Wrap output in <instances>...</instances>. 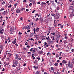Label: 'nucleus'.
<instances>
[{"label":"nucleus","mask_w":74,"mask_h":74,"mask_svg":"<svg viewBox=\"0 0 74 74\" xmlns=\"http://www.w3.org/2000/svg\"><path fill=\"white\" fill-rule=\"evenodd\" d=\"M5 14H8V12L7 11H4L3 13V15H5Z\"/></svg>","instance_id":"8"},{"label":"nucleus","mask_w":74,"mask_h":74,"mask_svg":"<svg viewBox=\"0 0 74 74\" xmlns=\"http://www.w3.org/2000/svg\"><path fill=\"white\" fill-rule=\"evenodd\" d=\"M26 63H25L23 65V66H26Z\"/></svg>","instance_id":"51"},{"label":"nucleus","mask_w":74,"mask_h":74,"mask_svg":"<svg viewBox=\"0 0 74 74\" xmlns=\"http://www.w3.org/2000/svg\"><path fill=\"white\" fill-rule=\"evenodd\" d=\"M4 23H5L4 22H3V24L1 25L2 26H3V25H4Z\"/></svg>","instance_id":"48"},{"label":"nucleus","mask_w":74,"mask_h":74,"mask_svg":"<svg viewBox=\"0 0 74 74\" xmlns=\"http://www.w3.org/2000/svg\"><path fill=\"white\" fill-rule=\"evenodd\" d=\"M14 8H12V9H11V11H14Z\"/></svg>","instance_id":"61"},{"label":"nucleus","mask_w":74,"mask_h":74,"mask_svg":"<svg viewBox=\"0 0 74 74\" xmlns=\"http://www.w3.org/2000/svg\"><path fill=\"white\" fill-rule=\"evenodd\" d=\"M19 19L21 20V21H23V19L22 18V17L20 18Z\"/></svg>","instance_id":"52"},{"label":"nucleus","mask_w":74,"mask_h":74,"mask_svg":"<svg viewBox=\"0 0 74 74\" xmlns=\"http://www.w3.org/2000/svg\"><path fill=\"white\" fill-rule=\"evenodd\" d=\"M63 25H61L60 27L61 29H62V28H63Z\"/></svg>","instance_id":"35"},{"label":"nucleus","mask_w":74,"mask_h":74,"mask_svg":"<svg viewBox=\"0 0 74 74\" xmlns=\"http://www.w3.org/2000/svg\"><path fill=\"white\" fill-rule=\"evenodd\" d=\"M38 53L39 55H42V51H40L38 52Z\"/></svg>","instance_id":"4"},{"label":"nucleus","mask_w":74,"mask_h":74,"mask_svg":"<svg viewBox=\"0 0 74 74\" xmlns=\"http://www.w3.org/2000/svg\"><path fill=\"white\" fill-rule=\"evenodd\" d=\"M19 64L18 61L15 60L13 62V64L12 65V67H16L17 66V64Z\"/></svg>","instance_id":"1"},{"label":"nucleus","mask_w":74,"mask_h":74,"mask_svg":"<svg viewBox=\"0 0 74 74\" xmlns=\"http://www.w3.org/2000/svg\"><path fill=\"white\" fill-rule=\"evenodd\" d=\"M16 69H17V70L19 71V70H21V68L18 67V68H16Z\"/></svg>","instance_id":"22"},{"label":"nucleus","mask_w":74,"mask_h":74,"mask_svg":"<svg viewBox=\"0 0 74 74\" xmlns=\"http://www.w3.org/2000/svg\"><path fill=\"white\" fill-rule=\"evenodd\" d=\"M51 3H52V4H53L54 3V1H51Z\"/></svg>","instance_id":"50"},{"label":"nucleus","mask_w":74,"mask_h":74,"mask_svg":"<svg viewBox=\"0 0 74 74\" xmlns=\"http://www.w3.org/2000/svg\"><path fill=\"white\" fill-rule=\"evenodd\" d=\"M8 51H6V53L7 54H10V53H8Z\"/></svg>","instance_id":"39"},{"label":"nucleus","mask_w":74,"mask_h":74,"mask_svg":"<svg viewBox=\"0 0 74 74\" xmlns=\"http://www.w3.org/2000/svg\"><path fill=\"white\" fill-rule=\"evenodd\" d=\"M34 68L35 69H37V68H38V66H33Z\"/></svg>","instance_id":"9"},{"label":"nucleus","mask_w":74,"mask_h":74,"mask_svg":"<svg viewBox=\"0 0 74 74\" xmlns=\"http://www.w3.org/2000/svg\"><path fill=\"white\" fill-rule=\"evenodd\" d=\"M36 74H40V73L38 71H37L36 73Z\"/></svg>","instance_id":"18"},{"label":"nucleus","mask_w":74,"mask_h":74,"mask_svg":"<svg viewBox=\"0 0 74 74\" xmlns=\"http://www.w3.org/2000/svg\"><path fill=\"white\" fill-rule=\"evenodd\" d=\"M56 58H58L59 57V55L58 54H57L56 56Z\"/></svg>","instance_id":"36"},{"label":"nucleus","mask_w":74,"mask_h":74,"mask_svg":"<svg viewBox=\"0 0 74 74\" xmlns=\"http://www.w3.org/2000/svg\"><path fill=\"white\" fill-rule=\"evenodd\" d=\"M26 29H27V30H29L30 29V27H29V26L28 25V26H26Z\"/></svg>","instance_id":"6"},{"label":"nucleus","mask_w":74,"mask_h":74,"mask_svg":"<svg viewBox=\"0 0 74 74\" xmlns=\"http://www.w3.org/2000/svg\"><path fill=\"white\" fill-rule=\"evenodd\" d=\"M59 15H57V14H56L55 16L54 19H59Z\"/></svg>","instance_id":"3"},{"label":"nucleus","mask_w":74,"mask_h":74,"mask_svg":"<svg viewBox=\"0 0 74 74\" xmlns=\"http://www.w3.org/2000/svg\"><path fill=\"white\" fill-rule=\"evenodd\" d=\"M26 11H27V12H28V11H29V9H26Z\"/></svg>","instance_id":"63"},{"label":"nucleus","mask_w":74,"mask_h":74,"mask_svg":"<svg viewBox=\"0 0 74 74\" xmlns=\"http://www.w3.org/2000/svg\"><path fill=\"white\" fill-rule=\"evenodd\" d=\"M60 66H62L63 65V64H62V63H60Z\"/></svg>","instance_id":"46"},{"label":"nucleus","mask_w":74,"mask_h":74,"mask_svg":"<svg viewBox=\"0 0 74 74\" xmlns=\"http://www.w3.org/2000/svg\"><path fill=\"white\" fill-rule=\"evenodd\" d=\"M47 55L48 56H51V54L50 53H48L47 54Z\"/></svg>","instance_id":"10"},{"label":"nucleus","mask_w":74,"mask_h":74,"mask_svg":"<svg viewBox=\"0 0 74 74\" xmlns=\"http://www.w3.org/2000/svg\"><path fill=\"white\" fill-rule=\"evenodd\" d=\"M23 3H27V1H26V0H24L23 1Z\"/></svg>","instance_id":"31"},{"label":"nucleus","mask_w":74,"mask_h":74,"mask_svg":"<svg viewBox=\"0 0 74 74\" xmlns=\"http://www.w3.org/2000/svg\"><path fill=\"white\" fill-rule=\"evenodd\" d=\"M12 43H13L14 44H15L16 43V41L15 40H14V41H13L12 42Z\"/></svg>","instance_id":"21"},{"label":"nucleus","mask_w":74,"mask_h":74,"mask_svg":"<svg viewBox=\"0 0 74 74\" xmlns=\"http://www.w3.org/2000/svg\"><path fill=\"white\" fill-rule=\"evenodd\" d=\"M45 45H46V44H47V43H46V42H45Z\"/></svg>","instance_id":"60"},{"label":"nucleus","mask_w":74,"mask_h":74,"mask_svg":"<svg viewBox=\"0 0 74 74\" xmlns=\"http://www.w3.org/2000/svg\"><path fill=\"white\" fill-rule=\"evenodd\" d=\"M51 34L53 35V36H55V34H56L55 33L53 32V33H51Z\"/></svg>","instance_id":"23"},{"label":"nucleus","mask_w":74,"mask_h":74,"mask_svg":"<svg viewBox=\"0 0 74 74\" xmlns=\"http://www.w3.org/2000/svg\"><path fill=\"white\" fill-rule=\"evenodd\" d=\"M32 58H33V60H34V59H35V57H34V56H32Z\"/></svg>","instance_id":"38"},{"label":"nucleus","mask_w":74,"mask_h":74,"mask_svg":"<svg viewBox=\"0 0 74 74\" xmlns=\"http://www.w3.org/2000/svg\"><path fill=\"white\" fill-rule=\"evenodd\" d=\"M30 32V30H29L27 31V33H29Z\"/></svg>","instance_id":"55"},{"label":"nucleus","mask_w":74,"mask_h":74,"mask_svg":"<svg viewBox=\"0 0 74 74\" xmlns=\"http://www.w3.org/2000/svg\"><path fill=\"white\" fill-rule=\"evenodd\" d=\"M46 40H49V41H50V40H51V39H49V36L48 38L46 37Z\"/></svg>","instance_id":"19"},{"label":"nucleus","mask_w":74,"mask_h":74,"mask_svg":"<svg viewBox=\"0 0 74 74\" xmlns=\"http://www.w3.org/2000/svg\"><path fill=\"white\" fill-rule=\"evenodd\" d=\"M67 43V42H66V40H65L64 42V44H65V43Z\"/></svg>","instance_id":"54"},{"label":"nucleus","mask_w":74,"mask_h":74,"mask_svg":"<svg viewBox=\"0 0 74 74\" xmlns=\"http://www.w3.org/2000/svg\"><path fill=\"white\" fill-rule=\"evenodd\" d=\"M51 71H53V70H54V69H53V68L51 67Z\"/></svg>","instance_id":"25"},{"label":"nucleus","mask_w":74,"mask_h":74,"mask_svg":"<svg viewBox=\"0 0 74 74\" xmlns=\"http://www.w3.org/2000/svg\"><path fill=\"white\" fill-rule=\"evenodd\" d=\"M5 58H6V55H5V54L4 56L3 57V59H5Z\"/></svg>","instance_id":"32"},{"label":"nucleus","mask_w":74,"mask_h":74,"mask_svg":"<svg viewBox=\"0 0 74 74\" xmlns=\"http://www.w3.org/2000/svg\"><path fill=\"white\" fill-rule=\"evenodd\" d=\"M62 52H60V54H59V55L60 56H61V54H62Z\"/></svg>","instance_id":"57"},{"label":"nucleus","mask_w":74,"mask_h":74,"mask_svg":"<svg viewBox=\"0 0 74 74\" xmlns=\"http://www.w3.org/2000/svg\"><path fill=\"white\" fill-rule=\"evenodd\" d=\"M18 5V3H16L14 4V6H15V7H16V5Z\"/></svg>","instance_id":"33"},{"label":"nucleus","mask_w":74,"mask_h":74,"mask_svg":"<svg viewBox=\"0 0 74 74\" xmlns=\"http://www.w3.org/2000/svg\"><path fill=\"white\" fill-rule=\"evenodd\" d=\"M49 42H50V44H51L53 43V41H51V40H50V41Z\"/></svg>","instance_id":"29"},{"label":"nucleus","mask_w":74,"mask_h":74,"mask_svg":"<svg viewBox=\"0 0 74 74\" xmlns=\"http://www.w3.org/2000/svg\"><path fill=\"white\" fill-rule=\"evenodd\" d=\"M71 12H72V14H73V13H74V10H73V9H71Z\"/></svg>","instance_id":"30"},{"label":"nucleus","mask_w":74,"mask_h":74,"mask_svg":"<svg viewBox=\"0 0 74 74\" xmlns=\"http://www.w3.org/2000/svg\"><path fill=\"white\" fill-rule=\"evenodd\" d=\"M71 51L72 52H74V49H72L71 50Z\"/></svg>","instance_id":"34"},{"label":"nucleus","mask_w":74,"mask_h":74,"mask_svg":"<svg viewBox=\"0 0 74 74\" xmlns=\"http://www.w3.org/2000/svg\"><path fill=\"white\" fill-rule=\"evenodd\" d=\"M35 31L36 32H37V31H39V28L38 27H37L36 28Z\"/></svg>","instance_id":"15"},{"label":"nucleus","mask_w":74,"mask_h":74,"mask_svg":"<svg viewBox=\"0 0 74 74\" xmlns=\"http://www.w3.org/2000/svg\"><path fill=\"white\" fill-rule=\"evenodd\" d=\"M3 30L1 29L0 30V33H1V34H3Z\"/></svg>","instance_id":"14"},{"label":"nucleus","mask_w":74,"mask_h":74,"mask_svg":"<svg viewBox=\"0 0 74 74\" xmlns=\"http://www.w3.org/2000/svg\"><path fill=\"white\" fill-rule=\"evenodd\" d=\"M44 74H48V73H47L46 72H45Z\"/></svg>","instance_id":"64"},{"label":"nucleus","mask_w":74,"mask_h":74,"mask_svg":"<svg viewBox=\"0 0 74 74\" xmlns=\"http://www.w3.org/2000/svg\"><path fill=\"white\" fill-rule=\"evenodd\" d=\"M58 64H58V62H56L54 64V65L55 66H58Z\"/></svg>","instance_id":"13"},{"label":"nucleus","mask_w":74,"mask_h":74,"mask_svg":"<svg viewBox=\"0 0 74 74\" xmlns=\"http://www.w3.org/2000/svg\"><path fill=\"white\" fill-rule=\"evenodd\" d=\"M11 7V4L9 6H8V8H10V7Z\"/></svg>","instance_id":"41"},{"label":"nucleus","mask_w":74,"mask_h":74,"mask_svg":"<svg viewBox=\"0 0 74 74\" xmlns=\"http://www.w3.org/2000/svg\"><path fill=\"white\" fill-rule=\"evenodd\" d=\"M51 16H53L54 18H55L56 15L55 14H54L52 13L51 14Z\"/></svg>","instance_id":"11"},{"label":"nucleus","mask_w":74,"mask_h":74,"mask_svg":"<svg viewBox=\"0 0 74 74\" xmlns=\"http://www.w3.org/2000/svg\"><path fill=\"white\" fill-rule=\"evenodd\" d=\"M29 1H30V2H32L34 0H29Z\"/></svg>","instance_id":"53"},{"label":"nucleus","mask_w":74,"mask_h":74,"mask_svg":"<svg viewBox=\"0 0 74 74\" xmlns=\"http://www.w3.org/2000/svg\"><path fill=\"white\" fill-rule=\"evenodd\" d=\"M34 49L33 48H31L30 50V52H34V51L33 50Z\"/></svg>","instance_id":"7"},{"label":"nucleus","mask_w":74,"mask_h":74,"mask_svg":"<svg viewBox=\"0 0 74 74\" xmlns=\"http://www.w3.org/2000/svg\"><path fill=\"white\" fill-rule=\"evenodd\" d=\"M33 5V4L32 3H30V4L29 5V6H31V5Z\"/></svg>","instance_id":"43"},{"label":"nucleus","mask_w":74,"mask_h":74,"mask_svg":"<svg viewBox=\"0 0 74 74\" xmlns=\"http://www.w3.org/2000/svg\"><path fill=\"white\" fill-rule=\"evenodd\" d=\"M21 10L23 11V10H25V8H22L21 9Z\"/></svg>","instance_id":"28"},{"label":"nucleus","mask_w":74,"mask_h":74,"mask_svg":"<svg viewBox=\"0 0 74 74\" xmlns=\"http://www.w3.org/2000/svg\"><path fill=\"white\" fill-rule=\"evenodd\" d=\"M34 33H31V35H30V37H32V36H34Z\"/></svg>","instance_id":"16"},{"label":"nucleus","mask_w":74,"mask_h":74,"mask_svg":"<svg viewBox=\"0 0 74 74\" xmlns=\"http://www.w3.org/2000/svg\"><path fill=\"white\" fill-rule=\"evenodd\" d=\"M18 56H17V55H16V59H18Z\"/></svg>","instance_id":"47"},{"label":"nucleus","mask_w":74,"mask_h":74,"mask_svg":"<svg viewBox=\"0 0 74 74\" xmlns=\"http://www.w3.org/2000/svg\"><path fill=\"white\" fill-rule=\"evenodd\" d=\"M30 40H33V41L34 40V39H33V38H31Z\"/></svg>","instance_id":"59"},{"label":"nucleus","mask_w":74,"mask_h":74,"mask_svg":"<svg viewBox=\"0 0 74 74\" xmlns=\"http://www.w3.org/2000/svg\"><path fill=\"white\" fill-rule=\"evenodd\" d=\"M64 38H65V39H66H66H67V37L65 36Z\"/></svg>","instance_id":"62"},{"label":"nucleus","mask_w":74,"mask_h":74,"mask_svg":"<svg viewBox=\"0 0 74 74\" xmlns=\"http://www.w3.org/2000/svg\"><path fill=\"white\" fill-rule=\"evenodd\" d=\"M37 59H38V60H40V58H36Z\"/></svg>","instance_id":"58"},{"label":"nucleus","mask_w":74,"mask_h":74,"mask_svg":"<svg viewBox=\"0 0 74 74\" xmlns=\"http://www.w3.org/2000/svg\"><path fill=\"white\" fill-rule=\"evenodd\" d=\"M66 63L67 62H66V61L64 60H63L62 61V63L63 64Z\"/></svg>","instance_id":"12"},{"label":"nucleus","mask_w":74,"mask_h":74,"mask_svg":"<svg viewBox=\"0 0 74 74\" xmlns=\"http://www.w3.org/2000/svg\"><path fill=\"white\" fill-rule=\"evenodd\" d=\"M36 12V10H34L32 12V13H34V12Z\"/></svg>","instance_id":"45"},{"label":"nucleus","mask_w":74,"mask_h":74,"mask_svg":"<svg viewBox=\"0 0 74 74\" xmlns=\"http://www.w3.org/2000/svg\"><path fill=\"white\" fill-rule=\"evenodd\" d=\"M39 19L38 18H37L35 20L36 21H38Z\"/></svg>","instance_id":"40"},{"label":"nucleus","mask_w":74,"mask_h":74,"mask_svg":"<svg viewBox=\"0 0 74 74\" xmlns=\"http://www.w3.org/2000/svg\"><path fill=\"white\" fill-rule=\"evenodd\" d=\"M26 26H24V27H23L22 28V29L24 30L25 29H26Z\"/></svg>","instance_id":"24"},{"label":"nucleus","mask_w":74,"mask_h":74,"mask_svg":"<svg viewBox=\"0 0 74 74\" xmlns=\"http://www.w3.org/2000/svg\"><path fill=\"white\" fill-rule=\"evenodd\" d=\"M23 49L24 51H25L26 50V48L25 47L23 48Z\"/></svg>","instance_id":"56"},{"label":"nucleus","mask_w":74,"mask_h":74,"mask_svg":"<svg viewBox=\"0 0 74 74\" xmlns=\"http://www.w3.org/2000/svg\"><path fill=\"white\" fill-rule=\"evenodd\" d=\"M3 46L2 45H1V46H0V48H1V51H2L3 50Z\"/></svg>","instance_id":"20"},{"label":"nucleus","mask_w":74,"mask_h":74,"mask_svg":"<svg viewBox=\"0 0 74 74\" xmlns=\"http://www.w3.org/2000/svg\"><path fill=\"white\" fill-rule=\"evenodd\" d=\"M57 74H60V72H59V71H57Z\"/></svg>","instance_id":"42"},{"label":"nucleus","mask_w":74,"mask_h":74,"mask_svg":"<svg viewBox=\"0 0 74 74\" xmlns=\"http://www.w3.org/2000/svg\"><path fill=\"white\" fill-rule=\"evenodd\" d=\"M34 49H33V50L34 51V53L36 52V51H35V50H36H36H37V49L36 48H34Z\"/></svg>","instance_id":"26"},{"label":"nucleus","mask_w":74,"mask_h":74,"mask_svg":"<svg viewBox=\"0 0 74 74\" xmlns=\"http://www.w3.org/2000/svg\"><path fill=\"white\" fill-rule=\"evenodd\" d=\"M68 66L69 68H71V69H72V68H73V64H69Z\"/></svg>","instance_id":"2"},{"label":"nucleus","mask_w":74,"mask_h":74,"mask_svg":"<svg viewBox=\"0 0 74 74\" xmlns=\"http://www.w3.org/2000/svg\"><path fill=\"white\" fill-rule=\"evenodd\" d=\"M18 34H20L21 35V34H22V33H21V32H19Z\"/></svg>","instance_id":"37"},{"label":"nucleus","mask_w":74,"mask_h":74,"mask_svg":"<svg viewBox=\"0 0 74 74\" xmlns=\"http://www.w3.org/2000/svg\"><path fill=\"white\" fill-rule=\"evenodd\" d=\"M20 11H21V10H19V9L16 10V13H19V12H20Z\"/></svg>","instance_id":"5"},{"label":"nucleus","mask_w":74,"mask_h":74,"mask_svg":"<svg viewBox=\"0 0 74 74\" xmlns=\"http://www.w3.org/2000/svg\"><path fill=\"white\" fill-rule=\"evenodd\" d=\"M4 8H2L1 9V11H3V10H4Z\"/></svg>","instance_id":"27"},{"label":"nucleus","mask_w":74,"mask_h":74,"mask_svg":"<svg viewBox=\"0 0 74 74\" xmlns=\"http://www.w3.org/2000/svg\"><path fill=\"white\" fill-rule=\"evenodd\" d=\"M72 63H73V64H74V58H73L72 60Z\"/></svg>","instance_id":"17"},{"label":"nucleus","mask_w":74,"mask_h":74,"mask_svg":"<svg viewBox=\"0 0 74 74\" xmlns=\"http://www.w3.org/2000/svg\"><path fill=\"white\" fill-rule=\"evenodd\" d=\"M27 48H30V46L29 45H28L27 46Z\"/></svg>","instance_id":"44"},{"label":"nucleus","mask_w":74,"mask_h":74,"mask_svg":"<svg viewBox=\"0 0 74 74\" xmlns=\"http://www.w3.org/2000/svg\"><path fill=\"white\" fill-rule=\"evenodd\" d=\"M5 71V69H4V68H3V70H2V71Z\"/></svg>","instance_id":"49"}]
</instances>
